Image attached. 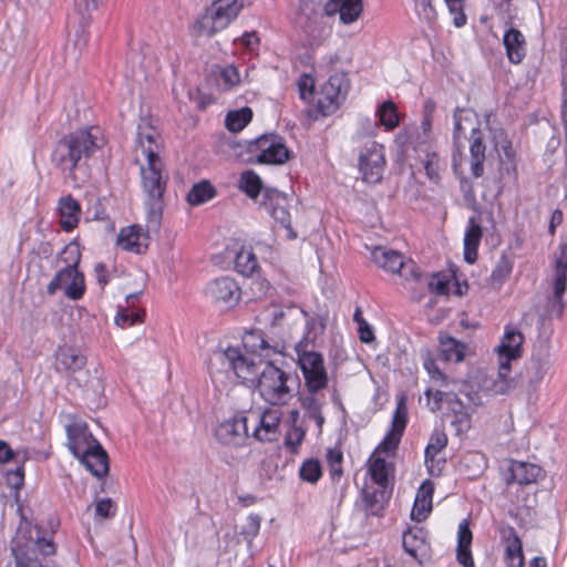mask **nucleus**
<instances>
[{
	"label": "nucleus",
	"mask_w": 567,
	"mask_h": 567,
	"mask_svg": "<svg viewBox=\"0 0 567 567\" xmlns=\"http://www.w3.org/2000/svg\"><path fill=\"white\" fill-rule=\"evenodd\" d=\"M386 502L385 488L378 487L373 491H363L364 509L368 515H380Z\"/></svg>",
	"instance_id": "a19ab883"
},
{
	"label": "nucleus",
	"mask_w": 567,
	"mask_h": 567,
	"mask_svg": "<svg viewBox=\"0 0 567 567\" xmlns=\"http://www.w3.org/2000/svg\"><path fill=\"white\" fill-rule=\"evenodd\" d=\"M524 342L523 333L514 328L506 327L501 344L497 347L499 361L516 360L522 355V344Z\"/></svg>",
	"instance_id": "5701e85b"
},
{
	"label": "nucleus",
	"mask_w": 567,
	"mask_h": 567,
	"mask_svg": "<svg viewBox=\"0 0 567 567\" xmlns=\"http://www.w3.org/2000/svg\"><path fill=\"white\" fill-rule=\"evenodd\" d=\"M358 330L361 342L369 343L374 339L373 331L367 321H359Z\"/></svg>",
	"instance_id": "774afa93"
},
{
	"label": "nucleus",
	"mask_w": 567,
	"mask_h": 567,
	"mask_svg": "<svg viewBox=\"0 0 567 567\" xmlns=\"http://www.w3.org/2000/svg\"><path fill=\"white\" fill-rule=\"evenodd\" d=\"M162 148V138L157 128L150 118H141L136 133V162L138 153L146 159V165H141L142 186L147 195L148 221L158 226L162 210L163 196L168 181V174L164 169V164L159 157Z\"/></svg>",
	"instance_id": "f257e3e1"
},
{
	"label": "nucleus",
	"mask_w": 567,
	"mask_h": 567,
	"mask_svg": "<svg viewBox=\"0 0 567 567\" xmlns=\"http://www.w3.org/2000/svg\"><path fill=\"white\" fill-rule=\"evenodd\" d=\"M424 369L427 371V373L431 375L432 379L434 380H437V381H442L444 382L445 381V375L444 373L439 369V367L436 365V362L434 359L432 358H426L424 360Z\"/></svg>",
	"instance_id": "0e129e2a"
},
{
	"label": "nucleus",
	"mask_w": 567,
	"mask_h": 567,
	"mask_svg": "<svg viewBox=\"0 0 567 567\" xmlns=\"http://www.w3.org/2000/svg\"><path fill=\"white\" fill-rule=\"evenodd\" d=\"M363 11L362 0H329L324 4V13L334 16L339 13L340 21L343 24L355 22Z\"/></svg>",
	"instance_id": "aec40b11"
},
{
	"label": "nucleus",
	"mask_w": 567,
	"mask_h": 567,
	"mask_svg": "<svg viewBox=\"0 0 567 567\" xmlns=\"http://www.w3.org/2000/svg\"><path fill=\"white\" fill-rule=\"evenodd\" d=\"M300 96L306 100L313 92V81L310 76L303 75L298 82Z\"/></svg>",
	"instance_id": "338daca9"
},
{
	"label": "nucleus",
	"mask_w": 567,
	"mask_h": 567,
	"mask_svg": "<svg viewBox=\"0 0 567 567\" xmlns=\"http://www.w3.org/2000/svg\"><path fill=\"white\" fill-rule=\"evenodd\" d=\"M406 425V406L404 399H401L398 403L395 413L392 420V427L386 433L384 439L380 442L373 453L380 455V453H391L398 449V445L403 435Z\"/></svg>",
	"instance_id": "f3484780"
},
{
	"label": "nucleus",
	"mask_w": 567,
	"mask_h": 567,
	"mask_svg": "<svg viewBox=\"0 0 567 567\" xmlns=\"http://www.w3.org/2000/svg\"><path fill=\"white\" fill-rule=\"evenodd\" d=\"M260 206L282 227L288 230L290 238H296L297 235L290 227V214L288 210V198L276 189H267L262 194Z\"/></svg>",
	"instance_id": "dca6fc26"
},
{
	"label": "nucleus",
	"mask_w": 567,
	"mask_h": 567,
	"mask_svg": "<svg viewBox=\"0 0 567 567\" xmlns=\"http://www.w3.org/2000/svg\"><path fill=\"white\" fill-rule=\"evenodd\" d=\"M12 553L16 558V567H44L38 558V554L53 555L55 546L52 540L40 537L38 528L19 530L13 540Z\"/></svg>",
	"instance_id": "423d86ee"
},
{
	"label": "nucleus",
	"mask_w": 567,
	"mask_h": 567,
	"mask_svg": "<svg viewBox=\"0 0 567 567\" xmlns=\"http://www.w3.org/2000/svg\"><path fill=\"white\" fill-rule=\"evenodd\" d=\"M63 252L69 255L65 258L68 266L60 270L49 282L47 291L53 296L59 289H63L69 299L79 300L85 292L84 276L78 270L81 254L75 244L68 245Z\"/></svg>",
	"instance_id": "39448f33"
},
{
	"label": "nucleus",
	"mask_w": 567,
	"mask_h": 567,
	"mask_svg": "<svg viewBox=\"0 0 567 567\" xmlns=\"http://www.w3.org/2000/svg\"><path fill=\"white\" fill-rule=\"evenodd\" d=\"M368 466L372 481L379 487L386 488L389 474L392 471V464L386 462L380 455L373 453L368 461Z\"/></svg>",
	"instance_id": "473e14b6"
},
{
	"label": "nucleus",
	"mask_w": 567,
	"mask_h": 567,
	"mask_svg": "<svg viewBox=\"0 0 567 567\" xmlns=\"http://www.w3.org/2000/svg\"><path fill=\"white\" fill-rule=\"evenodd\" d=\"M205 292L215 303L227 309L235 307L241 296L240 287L235 279L228 276H223L210 281Z\"/></svg>",
	"instance_id": "4468645a"
},
{
	"label": "nucleus",
	"mask_w": 567,
	"mask_h": 567,
	"mask_svg": "<svg viewBox=\"0 0 567 567\" xmlns=\"http://www.w3.org/2000/svg\"><path fill=\"white\" fill-rule=\"evenodd\" d=\"M567 282V243L561 244L555 259L553 279V293L547 300V311L550 316L560 318L564 312L563 296L566 292Z\"/></svg>",
	"instance_id": "f8f14e48"
},
{
	"label": "nucleus",
	"mask_w": 567,
	"mask_h": 567,
	"mask_svg": "<svg viewBox=\"0 0 567 567\" xmlns=\"http://www.w3.org/2000/svg\"><path fill=\"white\" fill-rule=\"evenodd\" d=\"M505 559L509 567H524V554L522 542L514 528L508 529L505 546Z\"/></svg>",
	"instance_id": "f704fd0d"
},
{
	"label": "nucleus",
	"mask_w": 567,
	"mask_h": 567,
	"mask_svg": "<svg viewBox=\"0 0 567 567\" xmlns=\"http://www.w3.org/2000/svg\"><path fill=\"white\" fill-rule=\"evenodd\" d=\"M380 123L388 130H393L399 125V114L396 106L392 101H385L380 105L377 112Z\"/></svg>",
	"instance_id": "a18cd8bd"
},
{
	"label": "nucleus",
	"mask_w": 567,
	"mask_h": 567,
	"mask_svg": "<svg viewBox=\"0 0 567 567\" xmlns=\"http://www.w3.org/2000/svg\"><path fill=\"white\" fill-rule=\"evenodd\" d=\"M298 365L302 372L309 392H319L328 385V374L323 357L315 348H307V342L296 344Z\"/></svg>",
	"instance_id": "6e6552de"
},
{
	"label": "nucleus",
	"mask_w": 567,
	"mask_h": 567,
	"mask_svg": "<svg viewBox=\"0 0 567 567\" xmlns=\"http://www.w3.org/2000/svg\"><path fill=\"white\" fill-rule=\"evenodd\" d=\"M102 0H74L75 9L82 16L83 21H87L91 18V12L97 9Z\"/></svg>",
	"instance_id": "bf43d9fd"
},
{
	"label": "nucleus",
	"mask_w": 567,
	"mask_h": 567,
	"mask_svg": "<svg viewBox=\"0 0 567 567\" xmlns=\"http://www.w3.org/2000/svg\"><path fill=\"white\" fill-rule=\"evenodd\" d=\"M485 151L486 146L482 141V132L476 127H472L470 146L471 172L472 175L476 178L483 176L484 174Z\"/></svg>",
	"instance_id": "c85d7f7f"
},
{
	"label": "nucleus",
	"mask_w": 567,
	"mask_h": 567,
	"mask_svg": "<svg viewBox=\"0 0 567 567\" xmlns=\"http://www.w3.org/2000/svg\"><path fill=\"white\" fill-rule=\"evenodd\" d=\"M427 286L430 290L439 295H445L449 291V279L441 274H434L429 280Z\"/></svg>",
	"instance_id": "052dcab7"
},
{
	"label": "nucleus",
	"mask_w": 567,
	"mask_h": 567,
	"mask_svg": "<svg viewBox=\"0 0 567 567\" xmlns=\"http://www.w3.org/2000/svg\"><path fill=\"white\" fill-rule=\"evenodd\" d=\"M80 462L99 478L104 477L110 470L109 456L99 442H94L91 449L80 458Z\"/></svg>",
	"instance_id": "b1692460"
},
{
	"label": "nucleus",
	"mask_w": 567,
	"mask_h": 567,
	"mask_svg": "<svg viewBox=\"0 0 567 567\" xmlns=\"http://www.w3.org/2000/svg\"><path fill=\"white\" fill-rule=\"evenodd\" d=\"M447 445V436L445 432L441 429H435L431 436L430 441L425 447V465L429 472L433 473V466L435 462L436 455L443 451Z\"/></svg>",
	"instance_id": "c9c22d12"
},
{
	"label": "nucleus",
	"mask_w": 567,
	"mask_h": 567,
	"mask_svg": "<svg viewBox=\"0 0 567 567\" xmlns=\"http://www.w3.org/2000/svg\"><path fill=\"white\" fill-rule=\"evenodd\" d=\"M463 113L464 112L461 110V107H457L454 111V133H453V138H454L455 145H457V141L461 138V135L465 131V127L463 125Z\"/></svg>",
	"instance_id": "69168bd1"
},
{
	"label": "nucleus",
	"mask_w": 567,
	"mask_h": 567,
	"mask_svg": "<svg viewBox=\"0 0 567 567\" xmlns=\"http://www.w3.org/2000/svg\"><path fill=\"white\" fill-rule=\"evenodd\" d=\"M442 168L443 166L440 156L436 153H427L424 159V169L429 179L435 184H439Z\"/></svg>",
	"instance_id": "3c124183"
},
{
	"label": "nucleus",
	"mask_w": 567,
	"mask_h": 567,
	"mask_svg": "<svg viewBox=\"0 0 567 567\" xmlns=\"http://www.w3.org/2000/svg\"><path fill=\"white\" fill-rule=\"evenodd\" d=\"M432 509V503L429 501H420L415 498L414 505L411 511V518L416 522L424 520Z\"/></svg>",
	"instance_id": "13d9d810"
},
{
	"label": "nucleus",
	"mask_w": 567,
	"mask_h": 567,
	"mask_svg": "<svg viewBox=\"0 0 567 567\" xmlns=\"http://www.w3.org/2000/svg\"><path fill=\"white\" fill-rule=\"evenodd\" d=\"M299 475L305 482L316 483L322 475L320 462L315 458L305 461L300 466Z\"/></svg>",
	"instance_id": "09e8293b"
},
{
	"label": "nucleus",
	"mask_w": 567,
	"mask_h": 567,
	"mask_svg": "<svg viewBox=\"0 0 567 567\" xmlns=\"http://www.w3.org/2000/svg\"><path fill=\"white\" fill-rule=\"evenodd\" d=\"M240 188L251 198L259 196L261 190V179L252 171H245L240 177Z\"/></svg>",
	"instance_id": "de8ad7c7"
},
{
	"label": "nucleus",
	"mask_w": 567,
	"mask_h": 567,
	"mask_svg": "<svg viewBox=\"0 0 567 567\" xmlns=\"http://www.w3.org/2000/svg\"><path fill=\"white\" fill-rule=\"evenodd\" d=\"M261 518L259 515H249L240 527V535L245 540L251 543L260 529Z\"/></svg>",
	"instance_id": "603ef678"
},
{
	"label": "nucleus",
	"mask_w": 567,
	"mask_h": 567,
	"mask_svg": "<svg viewBox=\"0 0 567 567\" xmlns=\"http://www.w3.org/2000/svg\"><path fill=\"white\" fill-rule=\"evenodd\" d=\"M465 347L450 336L440 338V355L444 361L461 362L464 359Z\"/></svg>",
	"instance_id": "58836bf2"
},
{
	"label": "nucleus",
	"mask_w": 567,
	"mask_h": 567,
	"mask_svg": "<svg viewBox=\"0 0 567 567\" xmlns=\"http://www.w3.org/2000/svg\"><path fill=\"white\" fill-rule=\"evenodd\" d=\"M244 7V0L213 1L195 21V33L199 37H214L236 20Z\"/></svg>",
	"instance_id": "20e7f679"
},
{
	"label": "nucleus",
	"mask_w": 567,
	"mask_h": 567,
	"mask_svg": "<svg viewBox=\"0 0 567 567\" xmlns=\"http://www.w3.org/2000/svg\"><path fill=\"white\" fill-rule=\"evenodd\" d=\"M248 416L236 415L220 423L216 431V439L224 445L241 446L248 439Z\"/></svg>",
	"instance_id": "2eb2a0df"
},
{
	"label": "nucleus",
	"mask_w": 567,
	"mask_h": 567,
	"mask_svg": "<svg viewBox=\"0 0 567 567\" xmlns=\"http://www.w3.org/2000/svg\"><path fill=\"white\" fill-rule=\"evenodd\" d=\"M8 486L14 489H20L24 484V470L20 465L16 470L8 471L6 475Z\"/></svg>",
	"instance_id": "680f3d73"
},
{
	"label": "nucleus",
	"mask_w": 567,
	"mask_h": 567,
	"mask_svg": "<svg viewBox=\"0 0 567 567\" xmlns=\"http://www.w3.org/2000/svg\"><path fill=\"white\" fill-rule=\"evenodd\" d=\"M301 312L307 317V321L305 334L299 342H307V348H316V339L326 330L327 316L316 315L309 317L305 310Z\"/></svg>",
	"instance_id": "72a5a7b5"
},
{
	"label": "nucleus",
	"mask_w": 567,
	"mask_h": 567,
	"mask_svg": "<svg viewBox=\"0 0 567 567\" xmlns=\"http://www.w3.org/2000/svg\"><path fill=\"white\" fill-rule=\"evenodd\" d=\"M58 363L66 371L76 372L84 368L86 358L73 348H61L56 354Z\"/></svg>",
	"instance_id": "ea45409f"
},
{
	"label": "nucleus",
	"mask_w": 567,
	"mask_h": 567,
	"mask_svg": "<svg viewBox=\"0 0 567 567\" xmlns=\"http://www.w3.org/2000/svg\"><path fill=\"white\" fill-rule=\"evenodd\" d=\"M235 267L244 276H250L258 267V261L251 250L241 249L235 258Z\"/></svg>",
	"instance_id": "c03bdc74"
},
{
	"label": "nucleus",
	"mask_w": 567,
	"mask_h": 567,
	"mask_svg": "<svg viewBox=\"0 0 567 567\" xmlns=\"http://www.w3.org/2000/svg\"><path fill=\"white\" fill-rule=\"evenodd\" d=\"M511 363L499 361L498 372L495 378L485 382L483 391L485 395H505L516 388V380L509 377Z\"/></svg>",
	"instance_id": "412c9836"
},
{
	"label": "nucleus",
	"mask_w": 567,
	"mask_h": 567,
	"mask_svg": "<svg viewBox=\"0 0 567 567\" xmlns=\"http://www.w3.org/2000/svg\"><path fill=\"white\" fill-rule=\"evenodd\" d=\"M240 82V76L237 68L234 64H229L221 68L219 71V86L224 91H229Z\"/></svg>",
	"instance_id": "8fccbe9b"
},
{
	"label": "nucleus",
	"mask_w": 567,
	"mask_h": 567,
	"mask_svg": "<svg viewBox=\"0 0 567 567\" xmlns=\"http://www.w3.org/2000/svg\"><path fill=\"white\" fill-rule=\"evenodd\" d=\"M385 166L383 146L372 143L361 151L359 156V169L365 183L377 184L382 179Z\"/></svg>",
	"instance_id": "ddd939ff"
},
{
	"label": "nucleus",
	"mask_w": 567,
	"mask_h": 567,
	"mask_svg": "<svg viewBox=\"0 0 567 567\" xmlns=\"http://www.w3.org/2000/svg\"><path fill=\"white\" fill-rule=\"evenodd\" d=\"M342 452L338 449H329L327 452V462L330 471V476L334 478H340L342 475Z\"/></svg>",
	"instance_id": "864d4df0"
},
{
	"label": "nucleus",
	"mask_w": 567,
	"mask_h": 567,
	"mask_svg": "<svg viewBox=\"0 0 567 567\" xmlns=\"http://www.w3.org/2000/svg\"><path fill=\"white\" fill-rule=\"evenodd\" d=\"M215 195V187L208 181H202L190 188L187 194V202L192 206H198L210 200Z\"/></svg>",
	"instance_id": "79ce46f5"
},
{
	"label": "nucleus",
	"mask_w": 567,
	"mask_h": 567,
	"mask_svg": "<svg viewBox=\"0 0 567 567\" xmlns=\"http://www.w3.org/2000/svg\"><path fill=\"white\" fill-rule=\"evenodd\" d=\"M371 257L378 267L393 274L402 268L403 261L405 260L401 252L381 246L372 249Z\"/></svg>",
	"instance_id": "bb28decb"
},
{
	"label": "nucleus",
	"mask_w": 567,
	"mask_h": 567,
	"mask_svg": "<svg viewBox=\"0 0 567 567\" xmlns=\"http://www.w3.org/2000/svg\"><path fill=\"white\" fill-rule=\"evenodd\" d=\"M252 117V112L249 107H243L238 111L229 112L226 116V127L230 132L241 131Z\"/></svg>",
	"instance_id": "37998d69"
},
{
	"label": "nucleus",
	"mask_w": 567,
	"mask_h": 567,
	"mask_svg": "<svg viewBox=\"0 0 567 567\" xmlns=\"http://www.w3.org/2000/svg\"><path fill=\"white\" fill-rule=\"evenodd\" d=\"M306 435V430L300 425H291L285 437V445L291 451L296 452L302 443Z\"/></svg>",
	"instance_id": "5fc2aeb1"
},
{
	"label": "nucleus",
	"mask_w": 567,
	"mask_h": 567,
	"mask_svg": "<svg viewBox=\"0 0 567 567\" xmlns=\"http://www.w3.org/2000/svg\"><path fill=\"white\" fill-rule=\"evenodd\" d=\"M68 447L79 460L91 449L94 442H97L85 425L72 424L66 427Z\"/></svg>",
	"instance_id": "4be33fe9"
},
{
	"label": "nucleus",
	"mask_w": 567,
	"mask_h": 567,
	"mask_svg": "<svg viewBox=\"0 0 567 567\" xmlns=\"http://www.w3.org/2000/svg\"><path fill=\"white\" fill-rule=\"evenodd\" d=\"M509 474L511 476L506 478L507 484L526 485L537 481L540 468L530 463L514 461L509 466Z\"/></svg>",
	"instance_id": "7c9ffc66"
},
{
	"label": "nucleus",
	"mask_w": 567,
	"mask_h": 567,
	"mask_svg": "<svg viewBox=\"0 0 567 567\" xmlns=\"http://www.w3.org/2000/svg\"><path fill=\"white\" fill-rule=\"evenodd\" d=\"M248 152L255 155L251 162L280 165L289 159L290 153L284 140L275 134L261 135L248 143Z\"/></svg>",
	"instance_id": "1a4fd4ad"
},
{
	"label": "nucleus",
	"mask_w": 567,
	"mask_h": 567,
	"mask_svg": "<svg viewBox=\"0 0 567 567\" xmlns=\"http://www.w3.org/2000/svg\"><path fill=\"white\" fill-rule=\"evenodd\" d=\"M472 539L473 534L467 520L461 522L457 530L456 559L463 567H474V559L471 551Z\"/></svg>",
	"instance_id": "a878e982"
},
{
	"label": "nucleus",
	"mask_w": 567,
	"mask_h": 567,
	"mask_svg": "<svg viewBox=\"0 0 567 567\" xmlns=\"http://www.w3.org/2000/svg\"><path fill=\"white\" fill-rule=\"evenodd\" d=\"M550 344L547 340L534 344L530 360L526 367L525 380L529 399L538 391L540 383L551 368Z\"/></svg>",
	"instance_id": "9d476101"
},
{
	"label": "nucleus",
	"mask_w": 567,
	"mask_h": 567,
	"mask_svg": "<svg viewBox=\"0 0 567 567\" xmlns=\"http://www.w3.org/2000/svg\"><path fill=\"white\" fill-rule=\"evenodd\" d=\"M503 43L508 60L516 64L522 62L526 55V43L523 33L515 28H509L504 34Z\"/></svg>",
	"instance_id": "cd10ccee"
},
{
	"label": "nucleus",
	"mask_w": 567,
	"mask_h": 567,
	"mask_svg": "<svg viewBox=\"0 0 567 567\" xmlns=\"http://www.w3.org/2000/svg\"><path fill=\"white\" fill-rule=\"evenodd\" d=\"M101 146L100 127L78 130L64 135L58 142L52 153V163L65 174V178L76 182L75 168Z\"/></svg>",
	"instance_id": "f03ea898"
},
{
	"label": "nucleus",
	"mask_w": 567,
	"mask_h": 567,
	"mask_svg": "<svg viewBox=\"0 0 567 567\" xmlns=\"http://www.w3.org/2000/svg\"><path fill=\"white\" fill-rule=\"evenodd\" d=\"M207 369L214 383H224L233 373L241 383L252 385L258 374L254 358L236 347L214 350L208 358Z\"/></svg>",
	"instance_id": "7ed1b4c3"
},
{
	"label": "nucleus",
	"mask_w": 567,
	"mask_h": 567,
	"mask_svg": "<svg viewBox=\"0 0 567 567\" xmlns=\"http://www.w3.org/2000/svg\"><path fill=\"white\" fill-rule=\"evenodd\" d=\"M144 312L130 310V309H121L115 317V323L121 328H126L135 324L136 322L142 321V315Z\"/></svg>",
	"instance_id": "6e6d98bb"
},
{
	"label": "nucleus",
	"mask_w": 567,
	"mask_h": 567,
	"mask_svg": "<svg viewBox=\"0 0 567 567\" xmlns=\"http://www.w3.org/2000/svg\"><path fill=\"white\" fill-rule=\"evenodd\" d=\"M291 375L280 368L268 363L257 374V390L260 396L271 405H284L292 396L288 381Z\"/></svg>",
	"instance_id": "0eeeda50"
},
{
	"label": "nucleus",
	"mask_w": 567,
	"mask_h": 567,
	"mask_svg": "<svg viewBox=\"0 0 567 567\" xmlns=\"http://www.w3.org/2000/svg\"><path fill=\"white\" fill-rule=\"evenodd\" d=\"M395 274H399L402 278H404L408 281H415L419 282L422 278V274L420 270V267L416 265L415 261L411 259H405L403 261L402 268L399 269Z\"/></svg>",
	"instance_id": "4d7b16f0"
},
{
	"label": "nucleus",
	"mask_w": 567,
	"mask_h": 567,
	"mask_svg": "<svg viewBox=\"0 0 567 567\" xmlns=\"http://www.w3.org/2000/svg\"><path fill=\"white\" fill-rule=\"evenodd\" d=\"M318 392H309L299 395L300 406L305 410L306 416L313 420L318 427V432L321 433L324 424V416L321 412L323 402L317 396Z\"/></svg>",
	"instance_id": "2f4dec72"
},
{
	"label": "nucleus",
	"mask_w": 567,
	"mask_h": 567,
	"mask_svg": "<svg viewBox=\"0 0 567 567\" xmlns=\"http://www.w3.org/2000/svg\"><path fill=\"white\" fill-rule=\"evenodd\" d=\"M426 545V532L423 528H410L402 537V546L404 550L417 558V551L423 549Z\"/></svg>",
	"instance_id": "4c0bfd02"
},
{
	"label": "nucleus",
	"mask_w": 567,
	"mask_h": 567,
	"mask_svg": "<svg viewBox=\"0 0 567 567\" xmlns=\"http://www.w3.org/2000/svg\"><path fill=\"white\" fill-rule=\"evenodd\" d=\"M483 236V229L476 217H470L464 235V259L474 264L477 259V249Z\"/></svg>",
	"instance_id": "393cba45"
},
{
	"label": "nucleus",
	"mask_w": 567,
	"mask_h": 567,
	"mask_svg": "<svg viewBox=\"0 0 567 567\" xmlns=\"http://www.w3.org/2000/svg\"><path fill=\"white\" fill-rule=\"evenodd\" d=\"M282 413L279 409H267L259 416V425L255 427L252 436L260 442H274L280 434Z\"/></svg>",
	"instance_id": "a211bd4d"
},
{
	"label": "nucleus",
	"mask_w": 567,
	"mask_h": 567,
	"mask_svg": "<svg viewBox=\"0 0 567 567\" xmlns=\"http://www.w3.org/2000/svg\"><path fill=\"white\" fill-rule=\"evenodd\" d=\"M150 236L140 225H132L121 229L117 245L127 251L143 254L148 247Z\"/></svg>",
	"instance_id": "6ab92c4d"
},
{
	"label": "nucleus",
	"mask_w": 567,
	"mask_h": 567,
	"mask_svg": "<svg viewBox=\"0 0 567 567\" xmlns=\"http://www.w3.org/2000/svg\"><path fill=\"white\" fill-rule=\"evenodd\" d=\"M59 212L61 216V227L65 231L74 229L80 220V204L71 196H64L59 202Z\"/></svg>",
	"instance_id": "c756f323"
},
{
	"label": "nucleus",
	"mask_w": 567,
	"mask_h": 567,
	"mask_svg": "<svg viewBox=\"0 0 567 567\" xmlns=\"http://www.w3.org/2000/svg\"><path fill=\"white\" fill-rule=\"evenodd\" d=\"M445 402L447 409L453 412L456 416L463 417L468 415L467 406L463 401L454 393H447L442 391H435L434 403L431 406L432 411L441 409V404Z\"/></svg>",
	"instance_id": "e433bc0d"
},
{
	"label": "nucleus",
	"mask_w": 567,
	"mask_h": 567,
	"mask_svg": "<svg viewBox=\"0 0 567 567\" xmlns=\"http://www.w3.org/2000/svg\"><path fill=\"white\" fill-rule=\"evenodd\" d=\"M95 514L102 518H109L114 515L113 503L111 498H102L95 504Z\"/></svg>",
	"instance_id": "e2e57ef3"
},
{
	"label": "nucleus",
	"mask_w": 567,
	"mask_h": 567,
	"mask_svg": "<svg viewBox=\"0 0 567 567\" xmlns=\"http://www.w3.org/2000/svg\"><path fill=\"white\" fill-rule=\"evenodd\" d=\"M512 269V260L506 256H502L491 274L489 280L492 286L498 288L509 277Z\"/></svg>",
	"instance_id": "49530a36"
},
{
	"label": "nucleus",
	"mask_w": 567,
	"mask_h": 567,
	"mask_svg": "<svg viewBox=\"0 0 567 567\" xmlns=\"http://www.w3.org/2000/svg\"><path fill=\"white\" fill-rule=\"evenodd\" d=\"M350 82L344 73L332 74L321 89L318 109L324 115L333 114L344 102Z\"/></svg>",
	"instance_id": "9b49d317"
}]
</instances>
